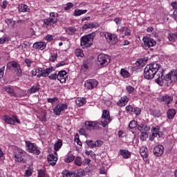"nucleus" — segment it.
Here are the masks:
<instances>
[{
    "instance_id": "obj_39",
    "label": "nucleus",
    "mask_w": 177,
    "mask_h": 177,
    "mask_svg": "<svg viewBox=\"0 0 177 177\" xmlns=\"http://www.w3.org/2000/svg\"><path fill=\"white\" fill-rule=\"evenodd\" d=\"M120 75L122 77H124V78H128V77H129V73L124 68L121 69Z\"/></svg>"
},
{
    "instance_id": "obj_4",
    "label": "nucleus",
    "mask_w": 177,
    "mask_h": 177,
    "mask_svg": "<svg viewBox=\"0 0 177 177\" xmlns=\"http://www.w3.org/2000/svg\"><path fill=\"white\" fill-rule=\"evenodd\" d=\"M96 37L95 32L89 33L80 38V45H93V39Z\"/></svg>"
},
{
    "instance_id": "obj_42",
    "label": "nucleus",
    "mask_w": 177,
    "mask_h": 177,
    "mask_svg": "<svg viewBox=\"0 0 177 177\" xmlns=\"http://www.w3.org/2000/svg\"><path fill=\"white\" fill-rule=\"evenodd\" d=\"M75 164L76 165H78L79 167H81V165H82V160L81 159V157L77 156L75 159Z\"/></svg>"
},
{
    "instance_id": "obj_33",
    "label": "nucleus",
    "mask_w": 177,
    "mask_h": 177,
    "mask_svg": "<svg viewBox=\"0 0 177 177\" xmlns=\"http://www.w3.org/2000/svg\"><path fill=\"white\" fill-rule=\"evenodd\" d=\"M151 115L153 117H160L161 115V112L159 110H149Z\"/></svg>"
},
{
    "instance_id": "obj_21",
    "label": "nucleus",
    "mask_w": 177,
    "mask_h": 177,
    "mask_svg": "<svg viewBox=\"0 0 177 177\" xmlns=\"http://www.w3.org/2000/svg\"><path fill=\"white\" fill-rule=\"evenodd\" d=\"M88 12V10H80V9H75L73 12V15L75 17H78V16H81L82 15H85Z\"/></svg>"
},
{
    "instance_id": "obj_57",
    "label": "nucleus",
    "mask_w": 177,
    "mask_h": 177,
    "mask_svg": "<svg viewBox=\"0 0 177 177\" xmlns=\"http://www.w3.org/2000/svg\"><path fill=\"white\" fill-rule=\"evenodd\" d=\"M48 78H50V80H57V74L56 73H53L48 76Z\"/></svg>"
},
{
    "instance_id": "obj_9",
    "label": "nucleus",
    "mask_w": 177,
    "mask_h": 177,
    "mask_svg": "<svg viewBox=\"0 0 177 177\" xmlns=\"http://www.w3.org/2000/svg\"><path fill=\"white\" fill-rule=\"evenodd\" d=\"M104 37L109 45H117L118 44V36L116 34L106 32Z\"/></svg>"
},
{
    "instance_id": "obj_44",
    "label": "nucleus",
    "mask_w": 177,
    "mask_h": 177,
    "mask_svg": "<svg viewBox=\"0 0 177 177\" xmlns=\"http://www.w3.org/2000/svg\"><path fill=\"white\" fill-rule=\"evenodd\" d=\"M136 66H138L139 67L143 66V64H145V59L143 58L138 59L136 62Z\"/></svg>"
},
{
    "instance_id": "obj_23",
    "label": "nucleus",
    "mask_w": 177,
    "mask_h": 177,
    "mask_svg": "<svg viewBox=\"0 0 177 177\" xmlns=\"http://www.w3.org/2000/svg\"><path fill=\"white\" fill-rule=\"evenodd\" d=\"M140 153L143 158H147V156H149L147 154V147H142L140 149Z\"/></svg>"
},
{
    "instance_id": "obj_50",
    "label": "nucleus",
    "mask_w": 177,
    "mask_h": 177,
    "mask_svg": "<svg viewBox=\"0 0 177 177\" xmlns=\"http://www.w3.org/2000/svg\"><path fill=\"white\" fill-rule=\"evenodd\" d=\"M153 132H156V136H158L159 138H162L163 134L161 131H158V129L154 128Z\"/></svg>"
},
{
    "instance_id": "obj_2",
    "label": "nucleus",
    "mask_w": 177,
    "mask_h": 177,
    "mask_svg": "<svg viewBox=\"0 0 177 177\" xmlns=\"http://www.w3.org/2000/svg\"><path fill=\"white\" fill-rule=\"evenodd\" d=\"M44 28H48L50 26H53L59 21V14L57 12H51L49 17L42 20Z\"/></svg>"
},
{
    "instance_id": "obj_10",
    "label": "nucleus",
    "mask_w": 177,
    "mask_h": 177,
    "mask_svg": "<svg viewBox=\"0 0 177 177\" xmlns=\"http://www.w3.org/2000/svg\"><path fill=\"white\" fill-rule=\"evenodd\" d=\"M100 122H91L87 121L85 122V127L86 129L88 131H95V129H102V127H100Z\"/></svg>"
},
{
    "instance_id": "obj_22",
    "label": "nucleus",
    "mask_w": 177,
    "mask_h": 177,
    "mask_svg": "<svg viewBox=\"0 0 177 177\" xmlns=\"http://www.w3.org/2000/svg\"><path fill=\"white\" fill-rule=\"evenodd\" d=\"M18 10L19 12H30V8H28V6L27 5L21 4L18 7Z\"/></svg>"
},
{
    "instance_id": "obj_53",
    "label": "nucleus",
    "mask_w": 177,
    "mask_h": 177,
    "mask_svg": "<svg viewBox=\"0 0 177 177\" xmlns=\"http://www.w3.org/2000/svg\"><path fill=\"white\" fill-rule=\"evenodd\" d=\"M86 156H91L92 158H94L96 156V154H95V152H93V151H86Z\"/></svg>"
},
{
    "instance_id": "obj_8",
    "label": "nucleus",
    "mask_w": 177,
    "mask_h": 177,
    "mask_svg": "<svg viewBox=\"0 0 177 177\" xmlns=\"http://www.w3.org/2000/svg\"><path fill=\"white\" fill-rule=\"evenodd\" d=\"M111 122L110 118V113L107 111H103L102 115V120L100 122V125H102L103 128H106L109 124Z\"/></svg>"
},
{
    "instance_id": "obj_15",
    "label": "nucleus",
    "mask_w": 177,
    "mask_h": 177,
    "mask_svg": "<svg viewBox=\"0 0 177 177\" xmlns=\"http://www.w3.org/2000/svg\"><path fill=\"white\" fill-rule=\"evenodd\" d=\"M4 121L7 124H11L12 125H15V124L16 122H17V124H20V120H19V119H17V116H16V115H13L12 118L9 116H6L4 118Z\"/></svg>"
},
{
    "instance_id": "obj_14",
    "label": "nucleus",
    "mask_w": 177,
    "mask_h": 177,
    "mask_svg": "<svg viewBox=\"0 0 177 177\" xmlns=\"http://www.w3.org/2000/svg\"><path fill=\"white\" fill-rule=\"evenodd\" d=\"M99 83L97 82L96 80H88L84 83V86L87 89H94V88H96Z\"/></svg>"
},
{
    "instance_id": "obj_52",
    "label": "nucleus",
    "mask_w": 177,
    "mask_h": 177,
    "mask_svg": "<svg viewBox=\"0 0 177 177\" xmlns=\"http://www.w3.org/2000/svg\"><path fill=\"white\" fill-rule=\"evenodd\" d=\"M141 112L142 110L140 109V108H134V109L133 110V113H135L136 115H139Z\"/></svg>"
},
{
    "instance_id": "obj_51",
    "label": "nucleus",
    "mask_w": 177,
    "mask_h": 177,
    "mask_svg": "<svg viewBox=\"0 0 177 177\" xmlns=\"http://www.w3.org/2000/svg\"><path fill=\"white\" fill-rule=\"evenodd\" d=\"M25 63L28 66V67H30L32 64V63H34V61H32L30 59H26Z\"/></svg>"
},
{
    "instance_id": "obj_27",
    "label": "nucleus",
    "mask_w": 177,
    "mask_h": 177,
    "mask_svg": "<svg viewBox=\"0 0 177 177\" xmlns=\"http://www.w3.org/2000/svg\"><path fill=\"white\" fill-rule=\"evenodd\" d=\"M120 154L123 158H129L131 157V153L126 149H121Z\"/></svg>"
},
{
    "instance_id": "obj_28",
    "label": "nucleus",
    "mask_w": 177,
    "mask_h": 177,
    "mask_svg": "<svg viewBox=\"0 0 177 177\" xmlns=\"http://www.w3.org/2000/svg\"><path fill=\"white\" fill-rule=\"evenodd\" d=\"M5 21L11 28H15V26H16L15 21H13L12 19H6Z\"/></svg>"
},
{
    "instance_id": "obj_7",
    "label": "nucleus",
    "mask_w": 177,
    "mask_h": 177,
    "mask_svg": "<svg viewBox=\"0 0 177 177\" xmlns=\"http://www.w3.org/2000/svg\"><path fill=\"white\" fill-rule=\"evenodd\" d=\"M110 63V57L106 54H100L97 56V64L101 67H106Z\"/></svg>"
},
{
    "instance_id": "obj_43",
    "label": "nucleus",
    "mask_w": 177,
    "mask_h": 177,
    "mask_svg": "<svg viewBox=\"0 0 177 177\" xmlns=\"http://www.w3.org/2000/svg\"><path fill=\"white\" fill-rule=\"evenodd\" d=\"M74 8V3L69 2L66 3V6L64 8V10H70Z\"/></svg>"
},
{
    "instance_id": "obj_37",
    "label": "nucleus",
    "mask_w": 177,
    "mask_h": 177,
    "mask_svg": "<svg viewBox=\"0 0 177 177\" xmlns=\"http://www.w3.org/2000/svg\"><path fill=\"white\" fill-rule=\"evenodd\" d=\"M4 89L6 92H7V93H10V95H12V96H16V94L15 93V90L11 87H5Z\"/></svg>"
},
{
    "instance_id": "obj_12",
    "label": "nucleus",
    "mask_w": 177,
    "mask_h": 177,
    "mask_svg": "<svg viewBox=\"0 0 177 177\" xmlns=\"http://www.w3.org/2000/svg\"><path fill=\"white\" fill-rule=\"evenodd\" d=\"M67 109V104H59L53 109L54 113L55 115H60L62 111H64Z\"/></svg>"
},
{
    "instance_id": "obj_26",
    "label": "nucleus",
    "mask_w": 177,
    "mask_h": 177,
    "mask_svg": "<svg viewBox=\"0 0 177 177\" xmlns=\"http://www.w3.org/2000/svg\"><path fill=\"white\" fill-rule=\"evenodd\" d=\"M62 146H63V142H62V140H58L54 145V150H55V151H59L62 148Z\"/></svg>"
},
{
    "instance_id": "obj_19",
    "label": "nucleus",
    "mask_w": 177,
    "mask_h": 177,
    "mask_svg": "<svg viewBox=\"0 0 177 177\" xmlns=\"http://www.w3.org/2000/svg\"><path fill=\"white\" fill-rule=\"evenodd\" d=\"M129 99L127 96L121 97V99L117 102L118 106L120 107H124L128 103Z\"/></svg>"
},
{
    "instance_id": "obj_24",
    "label": "nucleus",
    "mask_w": 177,
    "mask_h": 177,
    "mask_svg": "<svg viewBox=\"0 0 177 177\" xmlns=\"http://www.w3.org/2000/svg\"><path fill=\"white\" fill-rule=\"evenodd\" d=\"M161 102H165L167 104H169L171 102H172L173 99L172 97L169 96V95H165L162 96V98L160 99Z\"/></svg>"
},
{
    "instance_id": "obj_25",
    "label": "nucleus",
    "mask_w": 177,
    "mask_h": 177,
    "mask_svg": "<svg viewBox=\"0 0 177 177\" xmlns=\"http://www.w3.org/2000/svg\"><path fill=\"white\" fill-rule=\"evenodd\" d=\"M62 174L65 177H77V174L75 172L68 171L67 170L64 171Z\"/></svg>"
},
{
    "instance_id": "obj_58",
    "label": "nucleus",
    "mask_w": 177,
    "mask_h": 177,
    "mask_svg": "<svg viewBox=\"0 0 177 177\" xmlns=\"http://www.w3.org/2000/svg\"><path fill=\"white\" fill-rule=\"evenodd\" d=\"M9 3L6 1V0H4L1 4V8L2 9H6V7L8 6V4Z\"/></svg>"
},
{
    "instance_id": "obj_46",
    "label": "nucleus",
    "mask_w": 177,
    "mask_h": 177,
    "mask_svg": "<svg viewBox=\"0 0 177 177\" xmlns=\"http://www.w3.org/2000/svg\"><path fill=\"white\" fill-rule=\"evenodd\" d=\"M10 39V37H3V38H0V44H5V42H9Z\"/></svg>"
},
{
    "instance_id": "obj_60",
    "label": "nucleus",
    "mask_w": 177,
    "mask_h": 177,
    "mask_svg": "<svg viewBox=\"0 0 177 177\" xmlns=\"http://www.w3.org/2000/svg\"><path fill=\"white\" fill-rule=\"evenodd\" d=\"M121 18L117 17L114 19L115 23L117 24V26H120L121 24Z\"/></svg>"
},
{
    "instance_id": "obj_45",
    "label": "nucleus",
    "mask_w": 177,
    "mask_h": 177,
    "mask_svg": "<svg viewBox=\"0 0 177 177\" xmlns=\"http://www.w3.org/2000/svg\"><path fill=\"white\" fill-rule=\"evenodd\" d=\"M149 138V134H147V131L141 132L140 139L143 140H146Z\"/></svg>"
},
{
    "instance_id": "obj_40",
    "label": "nucleus",
    "mask_w": 177,
    "mask_h": 177,
    "mask_svg": "<svg viewBox=\"0 0 177 177\" xmlns=\"http://www.w3.org/2000/svg\"><path fill=\"white\" fill-rule=\"evenodd\" d=\"M32 48L37 50H44L46 48V45H33Z\"/></svg>"
},
{
    "instance_id": "obj_5",
    "label": "nucleus",
    "mask_w": 177,
    "mask_h": 177,
    "mask_svg": "<svg viewBox=\"0 0 177 177\" xmlns=\"http://www.w3.org/2000/svg\"><path fill=\"white\" fill-rule=\"evenodd\" d=\"M159 73H158V78L156 80V84H158V85H160V86H162V85H164V80L165 81H171L172 82V73L170 72L167 75H166L165 77H164V78L162 77V72H158Z\"/></svg>"
},
{
    "instance_id": "obj_6",
    "label": "nucleus",
    "mask_w": 177,
    "mask_h": 177,
    "mask_svg": "<svg viewBox=\"0 0 177 177\" xmlns=\"http://www.w3.org/2000/svg\"><path fill=\"white\" fill-rule=\"evenodd\" d=\"M7 68L8 70L14 71L17 77H20L21 75V69L20 68V64L15 61H10L7 64Z\"/></svg>"
},
{
    "instance_id": "obj_35",
    "label": "nucleus",
    "mask_w": 177,
    "mask_h": 177,
    "mask_svg": "<svg viewBox=\"0 0 177 177\" xmlns=\"http://www.w3.org/2000/svg\"><path fill=\"white\" fill-rule=\"evenodd\" d=\"M121 32L122 34H124V35H131V30H129L128 28L122 27L120 29Z\"/></svg>"
},
{
    "instance_id": "obj_54",
    "label": "nucleus",
    "mask_w": 177,
    "mask_h": 177,
    "mask_svg": "<svg viewBox=\"0 0 177 177\" xmlns=\"http://www.w3.org/2000/svg\"><path fill=\"white\" fill-rule=\"evenodd\" d=\"M84 170L80 169V170H77L76 175H77V177H81L84 175Z\"/></svg>"
},
{
    "instance_id": "obj_1",
    "label": "nucleus",
    "mask_w": 177,
    "mask_h": 177,
    "mask_svg": "<svg viewBox=\"0 0 177 177\" xmlns=\"http://www.w3.org/2000/svg\"><path fill=\"white\" fill-rule=\"evenodd\" d=\"M161 66L157 63H152L147 65L144 70V77L146 80H153Z\"/></svg>"
},
{
    "instance_id": "obj_3",
    "label": "nucleus",
    "mask_w": 177,
    "mask_h": 177,
    "mask_svg": "<svg viewBox=\"0 0 177 177\" xmlns=\"http://www.w3.org/2000/svg\"><path fill=\"white\" fill-rule=\"evenodd\" d=\"M53 68H46V69H42L41 68H39L37 69H33L31 71L32 75L33 77H37V78H41V77H48L50 73H53Z\"/></svg>"
},
{
    "instance_id": "obj_29",
    "label": "nucleus",
    "mask_w": 177,
    "mask_h": 177,
    "mask_svg": "<svg viewBox=\"0 0 177 177\" xmlns=\"http://www.w3.org/2000/svg\"><path fill=\"white\" fill-rule=\"evenodd\" d=\"M167 117L169 118V120H172V118H174V117H175V115L176 114V111H175L174 109H169L167 113Z\"/></svg>"
},
{
    "instance_id": "obj_30",
    "label": "nucleus",
    "mask_w": 177,
    "mask_h": 177,
    "mask_svg": "<svg viewBox=\"0 0 177 177\" xmlns=\"http://www.w3.org/2000/svg\"><path fill=\"white\" fill-rule=\"evenodd\" d=\"M75 102L79 107H81V106H84V104L86 103V100H85L84 98L80 97L76 100Z\"/></svg>"
},
{
    "instance_id": "obj_56",
    "label": "nucleus",
    "mask_w": 177,
    "mask_h": 177,
    "mask_svg": "<svg viewBox=\"0 0 177 177\" xmlns=\"http://www.w3.org/2000/svg\"><path fill=\"white\" fill-rule=\"evenodd\" d=\"M56 59H57V54H54L50 56L49 60L50 62H55Z\"/></svg>"
},
{
    "instance_id": "obj_36",
    "label": "nucleus",
    "mask_w": 177,
    "mask_h": 177,
    "mask_svg": "<svg viewBox=\"0 0 177 177\" xmlns=\"http://www.w3.org/2000/svg\"><path fill=\"white\" fill-rule=\"evenodd\" d=\"M138 122L136 120H131L129 124V128H130V129H133L135 128H138Z\"/></svg>"
},
{
    "instance_id": "obj_16",
    "label": "nucleus",
    "mask_w": 177,
    "mask_h": 177,
    "mask_svg": "<svg viewBox=\"0 0 177 177\" xmlns=\"http://www.w3.org/2000/svg\"><path fill=\"white\" fill-rule=\"evenodd\" d=\"M66 78H67V73L66 71H61L58 72L57 80L60 82L61 84L66 82Z\"/></svg>"
},
{
    "instance_id": "obj_18",
    "label": "nucleus",
    "mask_w": 177,
    "mask_h": 177,
    "mask_svg": "<svg viewBox=\"0 0 177 177\" xmlns=\"http://www.w3.org/2000/svg\"><path fill=\"white\" fill-rule=\"evenodd\" d=\"M142 41H143L145 45H150V44L151 45H156V44H157L156 42V40H154L149 37H144L142 39Z\"/></svg>"
},
{
    "instance_id": "obj_49",
    "label": "nucleus",
    "mask_w": 177,
    "mask_h": 177,
    "mask_svg": "<svg viewBox=\"0 0 177 177\" xmlns=\"http://www.w3.org/2000/svg\"><path fill=\"white\" fill-rule=\"evenodd\" d=\"M127 91L128 93H133L135 92V88H133L132 86H127Z\"/></svg>"
},
{
    "instance_id": "obj_38",
    "label": "nucleus",
    "mask_w": 177,
    "mask_h": 177,
    "mask_svg": "<svg viewBox=\"0 0 177 177\" xmlns=\"http://www.w3.org/2000/svg\"><path fill=\"white\" fill-rule=\"evenodd\" d=\"M75 158L74 157V155L71 154V153H68L67 156V158L65 159V162H71L73 161H74V159Z\"/></svg>"
},
{
    "instance_id": "obj_41",
    "label": "nucleus",
    "mask_w": 177,
    "mask_h": 177,
    "mask_svg": "<svg viewBox=\"0 0 177 177\" xmlns=\"http://www.w3.org/2000/svg\"><path fill=\"white\" fill-rule=\"evenodd\" d=\"M102 145H103V142H102L101 140H97L95 142L94 144L91 145V149H94V147H100Z\"/></svg>"
},
{
    "instance_id": "obj_61",
    "label": "nucleus",
    "mask_w": 177,
    "mask_h": 177,
    "mask_svg": "<svg viewBox=\"0 0 177 177\" xmlns=\"http://www.w3.org/2000/svg\"><path fill=\"white\" fill-rule=\"evenodd\" d=\"M68 31H70V32H71L72 34H75L76 31H77V29H75V28H73L71 26H70L68 28Z\"/></svg>"
},
{
    "instance_id": "obj_63",
    "label": "nucleus",
    "mask_w": 177,
    "mask_h": 177,
    "mask_svg": "<svg viewBox=\"0 0 177 177\" xmlns=\"http://www.w3.org/2000/svg\"><path fill=\"white\" fill-rule=\"evenodd\" d=\"M38 177H45V173L42 170H39L38 172Z\"/></svg>"
},
{
    "instance_id": "obj_17",
    "label": "nucleus",
    "mask_w": 177,
    "mask_h": 177,
    "mask_svg": "<svg viewBox=\"0 0 177 177\" xmlns=\"http://www.w3.org/2000/svg\"><path fill=\"white\" fill-rule=\"evenodd\" d=\"M138 129L140 132H147V131H150V127L146 124L145 122H142L141 124L138 125Z\"/></svg>"
},
{
    "instance_id": "obj_11",
    "label": "nucleus",
    "mask_w": 177,
    "mask_h": 177,
    "mask_svg": "<svg viewBox=\"0 0 177 177\" xmlns=\"http://www.w3.org/2000/svg\"><path fill=\"white\" fill-rule=\"evenodd\" d=\"M29 153H33L36 156H39L41 151L38 149L37 145L31 143L28 141L26 142Z\"/></svg>"
},
{
    "instance_id": "obj_13",
    "label": "nucleus",
    "mask_w": 177,
    "mask_h": 177,
    "mask_svg": "<svg viewBox=\"0 0 177 177\" xmlns=\"http://www.w3.org/2000/svg\"><path fill=\"white\" fill-rule=\"evenodd\" d=\"M153 153L156 157H161L164 154V147L161 145H156L153 148Z\"/></svg>"
},
{
    "instance_id": "obj_47",
    "label": "nucleus",
    "mask_w": 177,
    "mask_h": 177,
    "mask_svg": "<svg viewBox=\"0 0 177 177\" xmlns=\"http://www.w3.org/2000/svg\"><path fill=\"white\" fill-rule=\"evenodd\" d=\"M89 28H93L92 26V23L86 24L82 26L83 31H85V30H88Z\"/></svg>"
},
{
    "instance_id": "obj_55",
    "label": "nucleus",
    "mask_w": 177,
    "mask_h": 177,
    "mask_svg": "<svg viewBox=\"0 0 177 177\" xmlns=\"http://www.w3.org/2000/svg\"><path fill=\"white\" fill-rule=\"evenodd\" d=\"M46 41H48V42H50V41H53V36L52 35H48L45 37Z\"/></svg>"
},
{
    "instance_id": "obj_59",
    "label": "nucleus",
    "mask_w": 177,
    "mask_h": 177,
    "mask_svg": "<svg viewBox=\"0 0 177 177\" xmlns=\"http://www.w3.org/2000/svg\"><path fill=\"white\" fill-rule=\"evenodd\" d=\"M48 103H55V102H57V97H53V98H48Z\"/></svg>"
},
{
    "instance_id": "obj_34",
    "label": "nucleus",
    "mask_w": 177,
    "mask_h": 177,
    "mask_svg": "<svg viewBox=\"0 0 177 177\" xmlns=\"http://www.w3.org/2000/svg\"><path fill=\"white\" fill-rule=\"evenodd\" d=\"M171 82H177V69L171 71Z\"/></svg>"
},
{
    "instance_id": "obj_32",
    "label": "nucleus",
    "mask_w": 177,
    "mask_h": 177,
    "mask_svg": "<svg viewBox=\"0 0 177 177\" xmlns=\"http://www.w3.org/2000/svg\"><path fill=\"white\" fill-rule=\"evenodd\" d=\"M15 161L17 162H26V160L23 159L21 155L15 153Z\"/></svg>"
},
{
    "instance_id": "obj_48",
    "label": "nucleus",
    "mask_w": 177,
    "mask_h": 177,
    "mask_svg": "<svg viewBox=\"0 0 177 177\" xmlns=\"http://www.w3.org/2000/svg\"><path fill=\"white\" fill-rule=\"evenodd\" d=\"M133 110H134V108H133V106L132 105H128L126 106V111L127 113H133Z\"/></svg>"
},
{
    "instance_id": "obj_31",
    "label": "nucleus",
    "mask_w": 177,
    "mask_h": 177,
    "mask_svg": "<svg viewBox=\"0 0 177 177\" xmlns=\"http://www.w3.org/2000/svg\"><path fill=\"white\" fill-rule=\"evenodd\" d=\"M39 91V86H33L31 88L28 90V93H37Z\"/></svg>"
},
{
    "instance_id": "obj_64",
    "label": "nucleus",
    "mask_w": 177,
    "mask_h": 177,
    "mask_svg": "<svg viewBox=\"0 0 177 177\" xmlns=\"http://www.w3.org/2000/svg\"><path fill=\"white\" fill-rule=\"evenodd\" d=\"M171 6H172L173 9H177V1L172 2Z\"/></svg>"
},
{
    "instance_id": "obj_20",
    "label": "nucleus",
    "mask_w": 177,
    "mask_h": 177,
    "mask_svg": "<svg viewBox=\"0 0 177 177\" xmlns=\"http://www.w3.org/2000/svg\"><path fill=\"white\" fill-rule=\"evenodd\" d=\"M48 161L50 165H56V162H57V158L55 157L53 155L50 154L48 156Z\"/></svg>"
},
{
    "instance_id": "obj_62",
    "label": "nucleus",
    "mask_w": 177,
    "mask_h": 177,
    "mask_svg": "<svg viewBox=\"0 0 177 177\" xmlns=\"http://www.w3.org/2000/svg\"><path fill=\"white\" fill-rule=\"evenodd\" d=\"M4 71H5V66L0 68V78H2L3 77Z\"/></svg>"
}]
</instances>
